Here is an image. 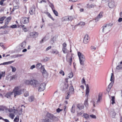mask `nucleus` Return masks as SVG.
<instances>
[{"label":"nucleus","mask_w":122,"mask_h":122,"mask_svg":"<svg viewBox=\"0 0 122 122\" xmlns=\"http://www.w3.org/2000/svg\"><path fill=\"white\" fill-rule=\"evenodd\" d=\"M59 73L63 76H64L65 75L64 72L62 70H61L60 71Z\"/></svg>","instance_id":"obj_47"},{"label":"nucleus","mask_w":122,"mask_h":122,"mask_svg":"<svg viewBox=\"0 0 122 122\" xmlns=\"http://www.w3.org/2000/svg\"><path fill=\"white\" fill-rule=\"evenodd\" d=\"M112 98L111 100L112 101V104H113L115 103V97L114 96H112Z\"/></svg>","instance_id":"obj_37"},{"label":"nucleus","mask_w":122,"mask_h":122,"mask_svg":"<svg viewBox=\"0 0 122 122\" xmlns=\"http://www.w3.org/2000/svg\"><path fill=\"white\" fill-rule=\"evenodd\" d=\"M31 80H26L25 82V83L27 85H31Z\"/></svg>","instance_id":"obj_21"},{"label":"nucleus","mask_w":122,"mask_h":122,"mask_svg":"<svg viewBox=\"0 0 122 122\" xmlns=\"http://www.w3.org/2000/svg\"><path fill=\"white\" fill-rule=\"evenodd\" d=\"M75 106L73 105L72 106L71 109V112L73 113H74L75 112V110L74 109Z\"/></svg>","instance_id":"obj_31"},{"label":"nucleus","mask_w":122,"mask_h":122,"mask_svg":"<svg viewBox=\"0 0 122 122\" xmlns=\"http://www.w3.org/2000/svg\"><path fill=\"white\" fill-rule=\"evenodd\" d=\"M89 37L87 35H86L83 39V42L85 44L87 43L89 41Z\"/></svg>","instance_id":"obj_8"},{"label":"nucleus","mask_w":122,"mask_h":122,"mask_svg":"<svg viewBox=\"0 0 122 122\" xmlns=\"http://www.w3.org/2000/svg\"><path fill=\"white\" fill-rule=\"evenodd\" d=\"M31 86H32L34 87L38 86L40 84L39 81L36 79L31 80Z\"/></svg>","instance_id":"obj_5"},{"label":"nucleus","mask_w":122,"mask_h":122,"mask_svg":"<svg viewBox=\"0 0 122 122\" xmlns=\"http://www.w3.org/2000/svg\"><path fill=\"white\" fill-rule=\"evenodd\" d=\"M113 76H114V74H113V73H112L111 74V76L110 81H111V82L112 81V82H113V81H114V79H113L112 78Z\"/></svg>","instance_id":"obj_41"},{"label":"nucleus","mask_w":122,"mask_h":122,"mask_svg":"<svg viewBox=\"0 0 122 122\" xmlns=\"http://www.w3.org/2000/svg\"><path fill=\"white\" fill-rule=\"evenodd\" d=\"M19 86L15 87L12 93H14V97H15L17 95H19L21 94V91L19 89Z\"/></svg>","instance_id":"obj_4"},{"label":"nucleus","mask_w":122,"mask_h":122,"mask_svg":"<svg viewBox=\"0 0 122 122\" xmlns=\"http://www.w3.org/2000/svg\"><path fill=\"white\" fill-rule=\"evenodd\" d=\"M90 7L91 8H93L94 7H97V6H96V5H95L94 4H92L91 5H90Z\"/></svg>","instance_id":"obj_48"},{"label":"nucleus","mask_w":122,"mask_h":122,"mask_svg":"<svg viewBox=\"0 0 122 122\" xmlns=\"http://www.w3.org/2000/svg\"><path fill=\"white\" fill-rule=\"evenodd\" d=\"M68 76L70 78H71L73 76V74L71 72L68 74Z\"/></svg>","instance_id":"obj_46"},{"label":"nucleus","mask_w":122,"mask_h":122,"mask_svg":"<svg viewBox=\"0 0 122 122\" xmlns=\"http://www.w3.org/2000/svg\"><path fill=\"white\" fill-rule=\"evenodd\" d=\"M35 8H31L30 9L29 12L31 15H33L35 12Z\"/></svg>","instance_id":"obj_20"},{"label":"nucleus","mask_w":122,"mask_h":122,"mask_svg":"<svg viewBox=\"0 0 122 122\" xmlns=\"http://www.w3.org/2000/svg\"><path fill=\"white\" fill-rule=\"evenodd\" d=\"M12 92H9L7 93L5 95V97L7 98L10 97L11 95L12 94Z\"/></svg>","instance_id":"obj_22"},{"label":"nucleus","mask_w":122,"mask_h":122,"mask_svg":"<svg viewBox=\"0 0 122 122\" xmlns=\"http://www.w3.org/2000/svg\"><path fill=\"white\" fill-rule=\"evenodd\" d=\"M68 93L70 94H73L74 93V89L72 86H71L69 87Z\"/></svg>","instance_id":"obj_11"},{"label":"nucleus","mask_w":122,"mask_h":122,"mask_svg":"<svg viewBox=\"0 0 122 122\" xmlns=\"http://www.w3.org/2000/svg\"><path fill=\"white\" fill-rule=\"evenodd\" d=\"M113 84V82L112 81L111 82L110 84L108 86V87L109 88H111V87L112 86Z\"/></svg>","instance_id":"obj_43"},{"label":"nucleus","mask_w":122,"mask_h":122,"mask_svg":"<svg viewBox=\"0 0 122 122\" xmlns=\"http://www.w3.org/2000/svg\"><path fill=\"white\" fill-rule=\"evenodd\" d=\"M43 122H52L51 120L48 118H46L43 120Z\"/></svg>","instance_id":"obj_30"},{"label":"nucleus","mask_w":122,"mask_h":122,"mask_svg":"<svg viewBox=\"0 0 122 122\" xmlns=\"http://www.w3.org/2000/svg\"><path fill=\"white\" fill-rule=\"evenodd\" d=\"M90 90L89 86L88 84H87L86 86V96L87 98L84 101V105L86 107H87L88 105V97L89 95Z\"/></svg>","instance_id":"obj_3"},{"label":"nucleus","mask_w":122,"mask_h":122,"mask_svg":"<svg viewBox=\"0 0 122 122\" xmlns=\"http://www.w3.org/2000/svg\"><path fill=\"white\" fill-rule=\"evenodd\" d=\"M10 68L12 69V71L13 72H15L16 71V68L12 66H10Z\"/></svg>","instance_id":"obj_38"},{"label":"nucleus","mask_w":122,"mask_h":122,"mask_svg":"<svg viewBox=\"0 0 122 122\" xmlns=\"http://www.w3.org/2000/svg\"><path fill=\"white\" fill-rule=\"evenodd\" d=\"M77 107L79 110H81L83 109L84 106L82 103H79L77 104Z\"/></svg>","instance_id":"obj_14"},{"label":"nucleus","mask_w":122,"mask_h":122,"mask_svg":"<svg viewBox=\"0 0 122 122\" xmlns=\"http://www.w3.org/2000/svg\"><path fill=\"white\" fill-rule=\"evenodd\" d=\"M90 116L91 118H93L96 119V116L93 114L90 115Z\"/></svg>","instance_id":"obj_45"},{"label":"nucleus","mask_w":122,"mask_h":122,"mask_svg":"<svg viewBox=\"0 0 122 122\" xmlns=\"http://www.w3.org/2000/svg\"><path fill=\"white\" fill-rule=\"evenodd\" d=\"M85 24V23L82 22H81L79 23V24L81 26L84 25Z\"/></svg>","instance_id":"obj_56"},{"label":"nucleus","mask_w":122,"mask_h":122,"mask_svg":"<svg viewBox=\"0 0 122 122\" xmlns=\"http://www.w3.org/2000/svg\"><path fill=\"white\" fill-rule=\"evenodd\" d=\"M35 65H33L32 66L30 67V69H33L35 67Z\"/></svg>","instance_id":"obj_64"},{"label":"nucleus","mask_w":122,"mask_h":122,"mask_svg":"<svg viewBox=\"0 0 122 122\" xmlns=\"http://www.w3.org/2000/svg\"><path fill=\"white\" fill-rule=\"evenodd\" d=\"M16 78L15 75H13L11 77V78L10 79V81Z\"/></svg>","instance_id":"obj_52"},{"label":"nucleus","mask_w":122,"mask_h":122,"mask_svg":"<svg viewBox=\"0 0 122 122\" xmlns=\"http://www.w3.org/2000/svg\"><path fill=\"white\" fill-rule=\"evenodd\" d=\"M6 18L5 16H3L1 17H0V21H3Z\"/></svg>","instance_id":"obj_49"},{"label":"nucleus","mask_w":122,"mask_h":122,"mask_svg":"<svg viewBox=\"0 0 122 122\" xmlns=\"http://www.w3.org/2000/svg\"><path fill=\"white\" fill-rule=\"evenodd\" d=\"M102 98V96L101 95H100V94H99L98 95V99L97 100V102H99L100 101V100Z\"/></svg>","instance_id":"obj_44"},{"label":"nucleus","mask_w":122,"mask_h":122,"mask_svg":"<svg viewBox=\"0 0 122 122\" xmlns=\"http://www.w3.org/2000/svg\"><path fill=\"white\" fill-rule=\"evenodd\" d=\"M38 35V33L35 32H30V36L31 37L35 38L37 37Z\"/></svg>","instance_id":"obj_9"},{"label":"nucleus","mask_w":122,"mask_h":122,"mask_svg":"<svg viewBox=\"0 0 122 122\" xmlns=\"http://www.w3.org/2000/svg\"><path fill=\"white\" fill-rule=\"evenodd\" d=\"M116 69L119 70L122 69V61L119 63L118 65L117 66Z\"/></svg>","instance_id":"obj_15"},{"label":"nucleus","mask_w":122,"mask_h":122,"mask_svg":"<svg viewBox=\"0 0 122 122\" xmlns=\"http://www.w3.org/2000/svg\"><path fill=\"white\" fill-rule=\"evenodd\" d=\"M29 95V93L28 92H26L24 94V96L25 97H26L28 96Z\"/></svg>","instance_id":"obj_53"},{"label":"nucleus","mask_w":122,"mask_h":122,"mask_svg":"<svg viewBox=\"0 0 122 122\" xmlns=\"http://www.w3.org/2000/svg\"><path fill=\"white\" fill-rule=\"evenodd\" d=\"M53 11V12H54V14H55V15L56 16H57L58 15V13L55 10H54L53 9V8H51Z\"/></svg>","instance_id":"obj_34"},{"label":"nucleus","mask_w":122,"mask_h":122,"mask_svg":"<svg viewBox=\"0 0 122 122\" xmlns=\"http://www.w3.org/2000/svg\"><path fill=\"white\" fill-rule=\"evenodd\" d=\"M62 110V109H60V108H58L56 109V111L57 112L59 113Z\"/></svg>","instance_id":"obj_55"},{"label":"nucleus","mask_w":122,"mask_h":122,"mask_svg":"<svg viewBox=\"0 0 122 122\" xmlns=\"http://www.w3.org/2000/svg\"><path fill=\"white\" fill-rule=\"evenodd\" d=\"M9 116L12 119H13L15 117V116L13 113H10L9 114Z\"/></svg>","instance_id":"obj_42"},{"label":"nucleus","mask_w":122,"mask_h":122,"mask_svg":"<svg viewBox=\"0 0 122 122\" xmlns=\"http://www.w3.org/2000/svg\"><path fill=\"white\" fill-rule=\"evenodd\" d=\"M67 95L66 96V97L65 99H68L70 97V96L71 94H70V93H68V92L67 93Z\"/></svg>","instance_id":"obj_40"},{"label":"nucleus","mask_w":122,"mask_h":122,"mask_svg":"<svg viewBox=\"0 0 122 122\" xmlns=\"http://www.w3.org/2000/svg\"><path fill=\"white\" fill-rule=\"evenodd\" d=\"M64 85L63 86V91H65L66 89H67L68 87V86L67 84L66 83H63Z\"/></svg>","instance_id":"obj_19"},{"label":"nucleus","mask_w":122,"mask_h":122,"mask_svg":"<svg viewBox=\"0 0 122 122\" xmlns=\"http://www.w3.org/2000/svg\"><path fill=\"white\" fill-rule=\"evenodd\" d=\"M109 8H112L115 6V3L113 1L111 2L108 3Z\"/></svg>","instance_id":"obj_16"},{"label":"nucleus","mask_w":122,"mask_h":122,"mask_svg":"<svg viewBox=\"0 0 122 122\" xmlns=\"http://www.w3.org/2000/svg\"><path fill=\"white\" fill-rule=\"evenodd\" d=\"M41 66V63H38L36 65V67L37 69H39L40 68Z\"/></svg>","instance_id":"obj_27"},{"label":"nucleus","mask_w":122,"mask_h":122,"mask_svg":"<svg viewBox=\"0 0 122 122\" xmlns=\"http://www.w3.org/2000/svg\"><path fill=\"white\" fill-rule=\"evenodd\" d=\"M11 17L10 16L8 17L5 20V24L7 25L9 22L10 21V20L11 19Z\"/></svg>","instance_id":"obj_18"},{"label":"nucleus","mask_w":122,"mask_h":122,"mask_svg":"<svg viewBox=\"0 0 122 122\" xmlns=\"http://www.w3.org/2000/svg\"><path fill=\"white\" fill-rule=\"evenodd\" d=\"M48 16L49 18H51L53 20H54V19L52 16L50 14V15L49 14V15Z\"/></svg>","instance_id":"obj_60"},{"label":"nucleus","mask_w":122,"mask_h":122,"mask_svg":"<svg viewBox=\"0 0 122 122\" xmlns=\"http://www.w3.org/2000/svg\"><path fill=\"white\" fill-rule=\"evenodd\" d=\"M51 52L53 54H57L59 53V52L57 50H52Z\"/></svg>","instance_id":"obj_29"},{"label":"nucleus","mask_w":122,"mask_h":122,"mask_svg":"<svg viewBox=\"0 0 122 122\" xmlns=\"http://www.w3.org/2000/svg\"><path fill=\"white\" fill-rule=\"evenodd\" d=\"M5 72H2L1 73H0V79H1L2 77H4L5 75Z\"/></svg>","instance_id":"obj_32"},{"label":"nucleus","mask_w":122,"mask_h":122,"mask_svg":"<svg viewBox=\"0 0 122 122\" xmlns=\"http://www.w3.org/2000/svg\"><path fill=\"white\" fill-rule=\"evenodd\" d=\"M113 25L112 24L109 23L103 26L102 28V32L103 33H107L110 31L111 26Z\"/></svg>","instance_id":"obj_1"},{"label":"nucleus","mask_w":122,"mask_h":122,"mask_svg":"<svg viewBox=\"0 0 122 122\" xmlns=\"http://www.w3.org/2000/svg\"><path fill=\"white\" fill-rule=\"evenodd\" d=\"M110 115H111L112 118H114L115 117L116 113L114 111H110L109 112Z\"/></svg>","instance_id":"obj_17"},{"label":"nucleus","mask_w":122,"mask_h":122,"mask_svg":"<svg viewBox=\"0 0 122 122\" xmlns=\"http://www.w3.org/2000/svg\"><path fill=\"white\" fill-rule=\"evenodd\" d=\"M26 44V42L25 41H24L21 44H20V46L22 49L24 48Z\"/></svg>","instance_id":"obj_13"},{"label":"nucleus","mask_w":122,"mask_h":122,"mask_svg":"<svg viewBox=\"0 0 122 122\" xmlns=\"http://www.w3.org/2000/svg\"><path fill=\"white\" fill-rule=\"evenodd\" d=\"M62 51L63 53L64 54H66L67 53V49L65 48H62Z\"/></svg>","instance_id":"obj_39"},{"label":"nucleus","mask_w":122,"mask_h":122,"mask_svg":"<svg viewBox=\"0 0 122 122\" xmlns=\"http://www.w3.org/2000/svg\"><path fill=\"white\" fill-rule=\"evenodd\" d=\"M62 46H63L62 48H65L66 47L67 45H66V43L65 42L63 44Z\"/></svg>","instance_id":"obj_59"},{"label":"nucleus","mask_w":122,"mask_h":122,"mask_svg":"<svg viewBox=\"0 0 122 122\" xmlns=\"http://www.w3.org/2000/svg\"><path fill=\"white\" fill-rule=\"evenodd\" d=\"M6 0H1L0 1V4L1 5H5L6 4L5 2V1H6Z\"/></svg>","instance_id":"obj_26"},{"label":"nucleus","mask_w":122,"mask_h":122,"mask_svg":"<svg viewBox=\"0 0 122 122\" xmlns=\"http://www.w3.org/2000/svg\"><path fill=\"white\" fill-rule=\"evenodd\" d=\"M49 59V58L48 57H46L45 58L42 59L41 60V61L45 62H46L48 61Z\"/></svg>","instance_id":"obj_24"},{"label":"nucleus","mask_w":122,"mask_h":122,"mask_svg":"<svg viewBox=\"0 0 122 122\" xmlns=\"http://www.w3.org/2000/svg\"><path fill=\"white\" fill-rule=\"evenodd\" d=\"M6 108L7 107L5 106H0V110L4 111Z\"/></svg>","instance_id":"obj_25"},{"label":"nucleus","mask_w":122,"mask_h":122,"mask_svg":"<svg viewBox=\"0 0 122 122\" xmlns=\"http://www.w3.org/2000/svg\"><path fill=\"white\" fill-rule=\"evenodd\" d=\"M46 86L45 83H44L41 84L39 87L38 91L41 92L44 90L45 89Z\"/></svg>","instance_id":"obj_7"},{"label":"nucleus","mask_w":122,"mask_h":122,"mask_svg":"<svg viewBox=\"0 0 122 122\" xmlns=\"http://www.w3.org/2000/svg\"><path fill=\"white\" fill-rule=\"evenodd\" d=\"M92 50H96V47L94 46H92L90 48Z\"/></svg>","instance_id":"obj_58"},{"label":"nucleus","mask_w":122,"mask_h":122,"mask_svg":"<svg viewBox=\"0 0 122 122\" xmlns=\"http://www.w3.org/2000/svg\"><path fill=\"white\" fill-rule=\"evenodd\" d=\"M51 8H53L54 7V5L52 4L49 2V4Z\"/></svg>","instance_id":"obj_57"},{"label":"nucleus","mask_w":122,"mask_h":122,"mask_svg":"<svg viewBox=\"0 0 122 122\" xmlns=\"http://www.w3.org/2000/svg\"><path fill=\"white\" fill-rule=\"evenodd\" d=\"M83 116L86 119H88L89 117V115L88 114L86 113H84Z\"/></svg>","instance_id":"obj_23"},{"label":"nucleus","mask_w":122,"mask_h":122,"mask_svg":"<svg viewBox=\"0 0 122 122\" xmlns=\"http://www.w3.org/2000/svg\"><path fill=\"white\" fill-rule=\"evenodd\" d=\"M72 61V58L71 57V58L70 59L69 61V64L70 65H71V62Z\"/></svg>","instance_id":"obj_61"},{"label":"nucleus","mask_w":122,"mask_h":122,"mask_svg":"<svg viewBox=\"0 0 122 122\" xmlns=\"http://www.w3.org/2000/svg\"><path fill=\"white\" fill-rule=\"evenodd\" d=\"M21 27H22L23 30H24L25 32H26L27 31V29L26 28L24 27V25H20Z\"/></svg>","instance_id":"obj_33"},{"label":"nucleus","mask_w":122,"mask_h":122,"mask_svg":"<svg viewBox=\"0 0 122 122\" xmlns=\"http://www.w3.org/2000/svg\"><path fill=\"white\" fill-rule=\"evenodd\" d=\"M21 22L24 24H26L28 23L29 22V18L26 17L23 18Z\"/></svg>","instance_id":"obj_10"},{"label":"nucleus","mask_w":122,"mask_h":122,"mask_svg":"<svg viewBox=\"0 0 122 122\" xmlns=\"http://www.w3.org/2000/svg\"><path fill=\"white\" fill-rule=\"evenodd\" d=\"M34 99V97L33 96H31L29 98V101L30 102H32Z\"/></svg>","instance_id":"obj_35"},{"label":"nucleus","mask_w":122,"mask_h":122,"mask_svg":"<svg viewBox=\"0 0 122 122\" xmlns=\"http://www.w3.org/2000/svg\"><path fill=\"white\" fill-rule=\"evenodd\" d=\"M103 12H101L95 18V20L96 22L97 21L99 20L100 18H102V14Z\"/></svg>","instance_id":"obj_12"},{"label":"nucleus","mask_w":122,"mask_h":122,"mask_svg":"<svg viewBox=\"0 0 122 122\" xmlns=\"http://www.w3.org/2000/svg\"><path fill=\"white\" fill-rule=\"evenodd\" d=\"M19 120V119L18 118H17L16 117H15L14 120V121H15L16 122H18Z\"/></svg>","instance_id":"obj_62"},{"label":"nucleus","mask_w":122,"mask_h":122,"mask_svg":"<svg viewBox=\"0 0 122 122\" xmlns=\"http://www.w3.org/2000/svg\"><path fill=\"white\" fill-rule=\"evenodd\" d=\"M83 111H82L81 112H78L77 113V115L78 116H80L81 115V114L83 113Z\"/></svg>","instance_id":"obj_51"},{"label":"nucleus","mask_w":122,"mask_h":122,"mask_svg":"<svg viewBox=\"0 0 122 122\" xmlns=\"http://www.w3.org/2000/svg\"><path fill=\"white\" fill-rule=\"evenodd\" d=\"M47 116L48 118L53 120L57 121L58 120V118L57 117L54 116L53 115L49 113L47 114Z\"/></svg>","instance_id":"obj_6"},{"label":"nucleus","mask_w":122,"mask_h":122,"mask_svg":"<svg viewBox=\"0 0 122 122\" xmlns=\"http://www.w3.org/2000/svg\"><path fill=\"white\" fill-rule=\"evenodd\" d=\"M17 26L16 25H13L10 26V27L12 28H15L17 27Z\"/></svg>","instance_id":"obj_50"},{"label":"nucleus","mask_w":122,"mask_h":122,"mask_svg":"<svg viewBox=\"0 0 122 122\" xmlns=\"http://www.w3.org/2000/svg\"><path fill=\"white\" fill-rule=\"evenodd\" d=\"M81 81L82 83H85V85H86V84L85 83V79H84V78H83L82 80H81Z\"/></svg>","instance_id":"obj_54"},{"label":"nucleus","mask_w":122,"mask_h":122,"mask_svg":"<svg viewBox=\"0 0 122 122\" xmlns=\"http://www.w3.org/2000/svg\"><path fill=\"white\" fill-rule=\"evenodd\" d=\"M7 25H5H5H4V26H2L1 27H0V29H2V28H5L7 27Z\"/></svg>","instance_id":"obj_63"},{"label":"nucleus","mask_w":122,"mask_h":122,"mask_svg":"<svg viewBox=\"0 0 122 122\" xmlns=\"http://www.w3.org/2000/svg\"><path fill=\"white\" fill-rule=\"evenodd\" d=\"M67 17L68 21H71L73 19V17L72 16H67Z\"/></svg>","instance_id":"obj_28"},{"label":"nucleus","mask_w":122,"mask_h":122,"mask_svg":"<svg viewBox=\"0 0 122 122\" xmlns=\"http://www.w3.org/2000/svg\"><path fill=\"white\" fill-rule=\"evenodd\" d=\"M78 55L79 58L81 65H84V62L85 60V59L84 56L80 52H78Z\"/></svg>","instance_id":"obj_2"},{"label":"nucleus","mask_w":122,"mask_h":122,"mask_svg":"<svg viewBox=\"0 0 122 122\" xmlns=\"http://www.w3.org/2000/svg\"><path fill=\"white\" fill-rule=\"evenodd\" d=\"M62 21H68L67 19V17L66 16L63 17L62 19Z\"/></svg>","instance_id":"obj_36"}]
</instances>
